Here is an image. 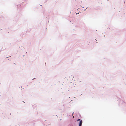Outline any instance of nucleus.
<instances>
[{
  "label": "nucleus",
  "instance_id": "obj_1",
  "mask_svg": "<svg viewBox=\"0 0 126 126\" xmlns=\"http://www.w3.org/2000/svg\"><path fill=\"white\" fill-rule=\"evenodd\" d=\"M82 123V120H81L79 123V126H81V125Z\"/></svg>",
  "mask_w": 126,
  "mask_h": 126
},
{
  "label": "nucleus",
  "instance_id": "obj_2",
  "mask_svg": "<svg viewBox=\"0 0 126 126\" xmlns=\"http://www.w3.org/2000/svg\"><path fill=\"white\" fill-rule=\"evenodd\" d=\"M80 119H78V120H77V121H80Z\"/></svg>",
  "mask_w": 126,
  "mask_h": 126
}]
</instances>
